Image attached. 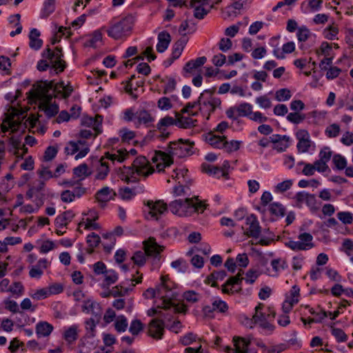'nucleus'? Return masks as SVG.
<instances>
[{
	"label": "nucleus",
	"mask_w": 353,
	"mask_h": 353,
	"mask_svg": "<svg viewBox=\"0 0 353 353\" xmlns=\"http://www.w3.org/2000/svg\"><path fill=\"white\" fill-rule=\"evenodd\" d=\"M144 251H136L131 259L134 265L142 267L146 262V257H152L154 261H160V254L163 251L164 247L159 245L154 237L150 236L143 242Z\"/></svg>",
	"instance_id": "1"
},
{
	"label": "nucleus",
	"mask_w": 353,
	"mask_h": 353,
	"mask_svg": "<svg viewBox=\"0 0 353 353\" xmlns=\"http://www.w3.org/2000/svg\"><path fill=\"white\" fill-rule=\"evenodd\" d=\"M135 17L132 14L125 16L106 30L108 36L115 40L127 37L132 29Z\"/></svg>",
	"instance_id": "2"
},
{
	"label": "nucleus",
	"mask_w": 353,
	"mask_h": 353,
	"mask_svg": "<svg viewBox=\"0 0 353 353\" xmlns=\"http://www.w3.org/2000/svg\"><path fill=\"white\" fill-rule=\"evenodd\" d=\"M165 327H167L171 332L177 334L181 331L182 324L179 321H175L170 326H165L163 320L153 319L148 324V334L150 336L156 340L162 339L164 335Z\"/></svg>",
	"instance_id": "3"
},
{
	"label": "nucleus",
	"mask_w": 353,
	"mask_h": 353,
	"mask_svg": "<svg viewBox=\"0 0 353 353\" xmlns=\"http://www.w3.org/2000/svg\"><path fill=\"white\" fill-rule=\"evenodd\" d=\"M194 142L190 139H179L176 141H170L168 144V152L172 158L176 156L179 158H184L194 154Z\"/></svg>",
	"instance_id": "4"
},
{
	"label": "nucleus",
	"mask_w": 353,
	"mask_h": 353,
	"mask_svg": "<svg viewBox=\"0 0 353 353\" xmlns=\"http://www.w3.org/2000/svg\"><path fill=\"white\" fill-rule=\"evenodd\" d=\"M234 348L230 346H225V352L227 353H257L256 350L248 349L252 343L250 337H242L234 336L232 339Z\"/></svg>",
	"instance_id": "5"
},
{
	"label": "nucleus",
	"mask_w": 353,
	"mask_h": 353,
	"mask_svg": "<svg viewBox=\"0 0 353 353\" xmlns=\"http://www.w3.org/2000/svg\"><path fill=\"white\" fill-rule=\"evenodd\" d=\"M190 198L176 199L169 204L170 210L179 216H190Z\"/></svg>",
	"instance_id": "6"
},
{
	"label": "nucleus",
	"mask_w": 353,
	"mask_h": 353,
	"mask_svg": "<svg viewBox=\"0 0 353 353\" xmlns=\"http://www.w3.org/2000/svg\"><path fill=\"white\" fill-rule=\"evenodd\" d=\"M144 204L148 208V214L155 220H159L161 215L168 212V205L161 200L155 202L148 200Z\"/></svg>",
	"instance_id": "7"
},
{
	"label": "nucleus",
	"mask_w": 353,
	"mask_h": 353,
	"mask_svg": "<svg viewBox=\"0 0 353 353\" xmlns=\"http://www.w3.org/2000/svg\"><path fill=\"white\" fill-rule=\"evenodd\" d=\"M245 223L249 225V228L244 232V234L248 237L257 239L261 232L257 217L253 214H251L246 218Z\"/></svg>",
	"instance_id": "8"
},
{
	"label": "nucleus",
	"mask_w": 353,
	"mask_h": 353,
	"mask_svg": "<svg viewBox=\"0 0 353 353\" xmlns=\"http://www.w3.org/2000/svg\"><path fill=\"white\" fill-rule=\"evenodd\" d=\"M54 81H48L38 82L36 90L31 89L29 92L32 99H37L42 94H47L50 90L54 92Z\"/></svg>",
	"instance_id": "9"
},
{
	"label": "nucleus",
	"mask_w": 353,
	"mask_h": 353,
	"mask_svg": "<svg viewBox=\"0 0 353 353\" xmlns=\"http://www.w3.org/2000/svg\"><path fill=\"white\" fill-rule=\"evenodd\" d=\"M154 118L151 115L149 111L141 109L137 110V120L134 121V126L138 128L141 125L146 128L153 125Z\"/></svg>",
	"instance_id": "10"
},
{
	"label": "nucleus",
	"mask_w": 353,
	"mask_h": 353,
	"mask_svg": "<svg viewBox=\"0 0 353 353\" xmlns=\"http://www.w3.org/2000/svg\"><path fill=\"white\" fill-rule=\"evenodd\" d=\"M202 137L204 138V140L208 143H209L212 148L216 149L224 150V147H225V136L216 135L213 133V132L210 131L207 134H203Z\"/></svg>",
	"instance_id": "11"
},
{
	"label": "nucleus",
	"mask_w": 353,
	"mask_h": 353,
	"mask_svg": "<svg viewBox=\"0 0 353 353\" xmlns=\"http://www.w3.org/2000/svg\"><path fill=\"white\" fill-rule=\"evenodd\" d=\"M102 121L103 117L97 115L94 118L91 117H84L81 120V125L86 127H92L96 132L94 137L102 133Z\"/></svg>",
	"instance_id": "12"
},
{
	"label": "nucleus",
	"mask_w": 353,
	"mask_h": 353,
	"mask_svg": "<svg viewBox=\"0 0 353 353\" xmlns=\"http://www.w3.org/2000/svg\"><path fill=\"white\" fill-rule=\"evenodd\" d=\"M132 166L136 169L138 174H143L144 170L150 166V162L144 156L137 157L133 161ZM154 172V169L151 168L150 171L144 174L145 176H148Z\"/></svg>",
	"instance_id": "13"
},
{
	"label": "nucleus",
	"mask_w": 353,
	"mask_h": 353,
	"mask_svg": "<svg viewBox=\"0 0 353 353\" xmlns=\"http://www.w3.org/2000/svg\"><path fill=\"white\" fill-rule=\"evenodd\" d=\"M228 310L227 303L222 300L214 301L212 306L205 305L203 307V312L205 316H210L214 311H217L221 313H225Z\"/></svg>",
	"instance_id": "14"
},
{
	"label": "nucleus",
	"mask_w": 353,
	"mask_h": 353,
	"mask_svg": "<svg viewBox=\"0 0 353 353\" xmlns=\"http://www.w3.org/2000/svg\"><path fill=\"white\" fill-rule=\"evenodd\" d=\"M268 210L270 214L274 216V217L271 218V221H276L279 219L283 218L286 212L285 206L279 202L270 203Z\"/></svg>",
	"instance_id": "15"
},
{
	"label": "nucleus",
	"mask_w": 353,
	"mask_h": 353,
	"mask_svg": "<svg viewBox=\"0 0 353 353\" xmlns=\"http://www.w3.org/2000/svg\"><path fill=\"white\" fill-rule=\"evenodd\" d=\"M157 39V51L159 53H163L168 49L170 43L171 36L168 32L164 30L158 34Z\"/></svg>",
	"instance_id": "16"
},
{
	"label": "nucleus",
	"mask_w": 353,
	"mask_h": 353,
	"mask_svg": "<svg viewBox=\"0 0 353 353\" xmlns=\"http://www.w3.org/2000/svg\"><path fill=\"white\" fill-rule=\"evenodd\" d=\"M161 308L168 310L173 308L175 313H185L188 310V307L184 304L175 303L170 299H167L163 296Z\"/></svg>",
	"instance_id": "17"
},
{
	"label": "nucleus",
	"mask_w": 353,
	"mask_h": 353,
	"mask_svg": "<svg viewBox=\"0 0 353 353\" xmlns=\"http://www.w3.org/2000/svg\"><path fill=\"white\" fill-rule=\"evenodd\" d=\"M74 216V214L72 210H66L56 217L54 225L57 228L67 227Z\"/></svg>",
	"instance_id": "18"
},
{
	"label": "nucleus",
	"mask_w": 353,
	"mask_h": 353,
	"mask_svg": "<svg viewBox=\"0 0 353 353\" xmlns=\"http://www.w3.org/2000/svg\"><path fill=\"white\" fill-rule=\"evenodd\" d=\"M201 170L204 173L208 174L210 176H213L217 179L223 177L225 179V174L223 172V170L219 166H214L206 163L201 164Z\"/></svg>",
	"instance_id": "19"
},
{
	"label": "nucleus",
	"mask_w": 353,
	"mask_h": 353,
	"mask_svg": "<svg viewBox=\"0 0 353 353\" xmlns=\"http://www.w3.org/2000/svg\"><path fill=\"white\" fill-rule=\"evenodd\" d=\"M159 160L164 162L163 167H170L174 163V159L171 155L168 152L156 150L154 156L152 157V161L153 163H157Z\"/></svg>",
	"instance_id": "20"
},
{
	"label": "nucleus",
	"mask_w": 353,
	"mask_h": 353,
	"mask_svg": "<svg viewBox=\"0 0 353 353\" xmlns=\"http://www.w3.org/2000/svg\"><path fill=\"white\" fill-rule=\"evenodd\" d=\"M54 327L46 321H39L36 325V334L39 338L48 336L53 331Z\"/></svg>",
	"instance_id": "21"
},
{
	"label": "nucleus",
	"mask_w": 353,
	"mask_h": 353,
	"mask_svg": "<svg viewBox=\"0 0 353 353\" xmlns=\"http://www.w3.org/2000/svg\"><path fill=\"white\" fill-rule=\"evenodd\" d=\"M208 204L204 201H200L199 196L190 198V216L194 212L203 213L207 208Z\"/></svg>",
	"instance_id": "22"
},
{
	"label": "nucleus",
	"mask_w": 353,
	"mask_h": 353,
	"mask_svg": "<svg viewBox=\"0 0 353 353\" xmlns=\"http://www.w3.org/2000/svg\"><path fill=\"white\" fill-rule=\"evenodd\" d=\"M86 243L88 245L86 252L91 254L94 252V248H97L100 244L101 238L99 234L95 232H91L86 237Z\"/></svg>",
	"instance_id": "23"
},
{
	"label": "nucleus",
	"mask_w": 353,
	"mask_h": 353,
	"mask_svg": "<svg viewBox=\"0 0 353 353\" xmlns=\"http://www.w3.org/2000/svg\"><path fill=\"white\" fill-rule=\"evenodd\" d=\"M111 192H113V195L116 196V192L113 190L108 186L103 187L97 192L95 198L99 203H106L110 199H113V197L109 196Z\"/></svg>",
	"instance_id": "24"
},
{
	"label": "nucleus",
	"mask_w": 353,
	"mask_h": 353,
	"mask_svg": "<svg viewBox=\"0 0 353 353\" xmlns=\"http://www.w3.org/2000/svg\"><path fill=\"white\" fill-rule=\"evenodd\" d=\"M63 57L61 59H54L52 62H50L51 64L50 73L58 74L63 72L67 67V63L63 60Z\"/></svg>",
	"instance_id": "25"
},
{
	"label": "nucleus",
	"mask_w": 353,
	"mask_h": 353,
	"mask_svg": "<svg viewBox=\"0 0 353 353\" xmlns=\"http://www.w3.org/2000/svg\"><path fill=\"white\" fill-rule=\"evenodd\" d=\"M39 109L44 111L46 117L49 119L55 117L59 110V105L56 103L48 105L46 103H41L39 105Z\"/></svg>",
	"instance_id": "26"
},
{
	"label": "nucleus",
	"mask_w": 353,
	"mask_h": 353,
	"mask_svg": "<svg viewBox=\"0 0 353 353\" xmlns=\"http://www.w3.org/2000/svg\"><path fill=\"white\" fill-rule=\"evenodd\" d=\"M118 279L119 276L115 270L112 269L108 270V272L105 273V278L102 284V288H108L110 285L115 283Z\"/></svg>",
	"instance_id": "27"
},
{
	"label": "nucleus",
	"mask_w": 353,
	"mask_h": 353,
	"mask_svg": "<svg viewBox=\"0 0 353 353\" xmlns=\"http://www.w3.org/2000/svg\"><path fill=\"white\" fill-rule=\"evenodd\" d=\"M238 113L237 117H245L250 119L252 114V105L250 103L243 102L236 107Z\"/></svg>",
	"instance_id": "28"
},
{
	"label": "nucleus",
	"mask_w": 353,
	"mask_h": 353,
	"mask_svg": "<svg viewBox=\"0 0 353 353\" xmlns=\"http://www.w3.org/2000/svg\"><path fill=\"white\" fill-rule=\"evenodd\" d=\"M285 245L294 251L307 250L314 247L313 243H301V241H295L292 240L286 242Z\"/></svg>",
	"instance_id": "29"
},
{
	"label": "nucleus",
	"mask_w": 353,
	"mask_h": 353,
	"mask_svg": "<svg viewBox=\"0 0 353 353\" xmlns=\"http://www.w3.org/2000/svg\"><path fill=\"white\" fill-rule=\"evenodd\" d=\"M5 308L12 313H19L23 318H28V316L22 311H19V305L15 301L9 299L3 301Z\"/></svg>",
	"instance_id": "30"
},
{
	"label": "nucleus",
	"mask_w": 353,
	"mask_h": 353,
	"mask_svg": "<svg viewBox=\"0 0 353 353\" xmlns=\"http://www.w3.org/2000/svg\"><path fill=\"white\" fill-rule=\"evenodd\" d=\"M188 42L187 39H180L172 46L171 55L175 59H179Z\"/></svg>",
	"instance_id": "31"
},
{
	"label": "nucleus",
	"mask_w": 353,
	"mask_h": 353,
	"mask_svg": "<svg viewBox=\"0 0 353 353\" xmlns=\"http://www.w3.org/2000/svg\"><path fill=\"white\" fill-rule=\"evenodd\" d=\"M55 10V0H46L41 10V17L46 19Z\"/></svg>",
	"instance_id": "32"
},
{
	"label": "nucleus",
	"mask_w": 353,
	"mask_h": 353,
	"mask_svg": "<svg viewBox=\"0 0 353 353\" xmlns=\"http://www.w3.org/2000/svg\"><path fill=\"white\" fill-rule=\"evenodd\" d=\"M77 325H73L69 327L63 333L64 339L71 343L75 341L78 338Z\"/></svg>",
	"instance_id": "33"
},
{
	"label": "nucleus",
	"mask_w": 353,
	"mask_h": 353,
	"mask_svg": "<svg viewBox=\"0 0 353 353\" xmlns=\"http://www.w3.org/2000/svg\"><path fill=\"white\" fill-rule=\"evenodd\" d=\"M22 121L23 120L19 119L17 120L14 119V117H13L12 115L6 114V117L4 119V122H7V123L10 125L12 133H17L19 130V128L22 125Z\"/></svg>",
	"instance_id": "34"
},
{
	"label": "nucleus",
	"mask_w": 353,
	"mask_h": 353,
	"mask_svg": "<svg viewBox=\"0 0 353 353\" xmlns=\"http://www.w3.org/2000/svg\"><path fill=\"white\" fill-rule=\"evenodd\" d=\"M166 80L167 82L165 85L164 90L163 92L164 94L173 92L176 89V81L175 79L168 76H165V78L161 79V82L165 83Z\"/></svg>",
	"instance_id": "35"
},
{
	"label": "nucleus",
	"mask_w": 353,
	"mask_h": 353,
	"mask_svg": "<svg viewBox=\"0 0 353 353\" xmlns=\"http://www.w3.org/2000/svg\"><path fill=\"white\" fill-rule=\"evenodd\" d=\"M119 137L123 143H129L135 137V132L127 128H123L119 131Z\"/></svg>",
	"instance_id": "36"
},
{
	"label": "nucleus",
	"mask_w": 353,
	"mask_h": 353,
	"mask_svg": "<svg viewBox=\"0 0 353 353\" xmlns=\"http://www.w3.org/2000/svg\"><path fill=\"white\" fill-rule=\"evenodd\" d=\"M102 40V33L99 30H94L90 39L85 43V46L95 48L96 43Z\"/></svg>",
	"instance_id": "37"
},
{
	"label": "nucleus",
	"mask_w": 353,
	"mask_h": 353,
	"mask_svg": "<svg viewBox=\"0 0 353 353\" xmlns=\"http://www.w3.org/2000/svg\"><path fill=\"white\" fill-rule=\"evenodd\" d=\"M128 321L124 315H120L114 323V328L119 333L124 332L128 327Z\"/></svg>",
	"instance_id": "38"
},
{
	"label": "nucleus",
	"mask_w": 353,
	"mask_h": 353,
	"mask_svg": "<svg viewBox=\"0 0 353 353\" xmlns=\"http://www.w3.org/2000/svg\"><path fill=\"white\" fill-rule=\"evenodd\" d=\"M103 159L104 157H101L100 160L101 168L99 169L97 174L96 175V179L99 180L105 179L110 172L108 163L106 162H103Z\"/></svg>",
	"instance_id": "39"
},
{
	"label": "nucleus",
	"mask_w": 353,
	"mask_h": 353,
	"mask_svg": "<svg viewBox=\"0 0 353 353\" xmlns=\"http://www.w3.org/2000/svg\"><path fill=\"white\" fill-rule=\"evenodd\" d=\"M100 305L96 301L90 299L85 300L82 305V312L85 314H90L95 309H100Z\"/></svg>",
	"instance_id": "40"
},
{
	"label": "nucleus",
	"mask_w": 353,
	"mask_h": 353,
	"mask_svg": "<svg viewBox=\"0 0 353 353\" xmlns=\"http://www.w3.org/2000/svg\"><path fill=\"white\" fill-rule=\"evenodd\" d=\"M243 274V270H239V272L233 276H230L227 281L226 284L230 285V286L234 288V285H238L239 288H242V282L243 281V278L242 277V275Z\"/></svg>",
	"instance_id": "41"
},
{
	"label": "nucleus",
	"mask_w": 353,
	"mask_h": 353,
	"mask_svg": "<svg viewBox=\"0 0 353 353\" xmlns=\"http://www.w3.org/2000/svg\"><path fill=\"white\" fill-rule=\"evenodd\" d=\"M332 162L337 170H342L347 166L346 159L340 154H335L332 157Z\"/></svg>",
	"instance_id": "42"
},
{
	"label": "nucleus",
	"mask_w": 353,
	"mask_h": 353,
	"mask_svg": "<svg viewBox=\"0 0 353 353\" xmlns=\"http://www.w3.org/2000/svg\"><path fill=\"white\" fill-rule=\"evenodd\" d=\"M287 120L293 124H299L305 119V114H301L299 112H290L287 115Z\"/></svg>",
	"instance_id": "43"
},
{
	"label": "nucleus",
	"mask_w": 353,
	"mask_h": 353,
	"mask_svg": "<svg viewBox=\"0 0 353 353\" xmlns=\"http://www.w3.org/2000/svg\"><path fill=\"white\" fill-rule=\"evenodd\" d=\"M198 339L197 334L190 332L182 336L179 339V342L183 345L187 346L192 344Z\"/></svg>",
	"instance_id": "44"
},
{
	"label": "nucleus",
	"mask_w": 353,
	"mask_h": 353,
	"mask_svg": "<svg viewBox=\"0 0 353 353\" xmlns=\"http://www.w3.org/2000/svg\"><path fill=\"white\" fill-rule=\"evenodd\" d=\"M174 123L175 119L169 115H167L159 120L157 124L156 128L158 130H161L163 128H166V127L174 125Z\"/></svg>",
	"instance_id": "45"
},
{
	"label": "nucleus",
	"mask_w": 353,
	"mask_h": 353,
	"mask_svg": "<svg viewBox=\"0 0 353 353\" xmlns=\"http://www.w3.org/2000/svg\"><path fill=\"white\" fill-rule=\"evenodd\" d=\"M292 97L291 92L288 88H281L278 90L275 94V99L278 101H285L289 100Z\"/></svg>",
	"instance_id": "46"
},
{
	"label": "nucleus",
	"mask_w": 353,
	"mask_h": 353,
	"mask_svg": "<svg viewBox=\"0 0 353 353\" xmlns=\"http://www.w3.org/2000/svg\"><path fill=\"white\" fill-rule=\"evenodd\" d=\"M143 329V324L139 319H134L131 321L129 332L132 335H138Z\"/></svg>",
	"instance_id": "47"
},
{
	"label": "nucleus",
	"mask_w": 353,
	"mask_h": 353,
	"mask_svg": "<svg viewBox=\"0 0 353 353\" xmlns=\"http://www.w3.org/2000/svg\"><path fill=\"white\" fill-rule=\"evenodd\" d=\"M137 111L133 108L125 109L123 112L122 120L125 122H134L137 120Z\"/></svg>",
	"instance_id": "48"
},
{
	"label": "nucleus",
	"mask_w": 353,
	"mask_h": 353,
	"mask_svg": "<svg viewBox=\"0 0 353 353\" xmlns=\"http://www.w3.org/2000/svg\"><path fill=\"white\" fill-rule=\"evenodd\" d=\"M339 33L337 27L330 26L323 30V36L328 40H334Z\"/></svg>",
	"instance_id": "49"
},
{
	"label": "nucleus",
	"mask_w": 353,
	"mask_h": 353,
	"mask_svg": "<svg viewBox=\"0 0 353 353\" xmlns=\"http://www.w3.org/2000/svg\"><path fill=\"white\" fill-rule=\"evenodd\" d=\"M119 195L120 198L124 201H130L135 196L132 188L128 187L119 188Z\"/></svg>",
	"instance_id": "50"
},
{
	"label": "nucleus",
	"mask_w": 353,
	"mask_h": 353,
	"mask_svg": "<svg viewBox=\"0 0 353 353\" xmlns=\"http://www.w3.org/2000/svg\"><path fill=\"white\" fill-rule=\"evenodd\" d=\"M331 332L338 343L345 342L347 340V334L341 328L332 327Z\"/></svg>",
	"instance_id": "51"
},
{
	"label": "nucleus",
	"mask_w": 353,
	"mask_h": 353,
	"mask_svg": "<svg viewBox=\"0 0 353 353\" xmlns=\"http://www.w3.org/2000/svg\"><path fill=\"white\" fill-rule=\"evenodd\" d=\"M73 174L76 176L81 177L88 176L90 172H88V166L86 163H82L73 169Z\"/></svg>",
	"instance_id": "52"
},
{
	"label": "nucleus",
	"mask_w": 353,
	"mask_h": 353,
	"mask_svg": "<svg viewBox=\"0 0 353 353\" xmlns=\"http://www.w3.org/2000/svg\"><path fill=\"white\" fill-rule=\"evenodd\" d=\"M241 141L236 140H232L230 141H228L227 139L225 140V145L224 150L228 153H231L234 151H237L240 148V145Z\"/></svg>",
	"instance_id": "53"
},
{
	"label": "nucleus",
	"mask_w": 353,
	"mask_h": 353,
	"mask_svg": "<svg viewBox=\"0 0 353 353\" xmlns=\"http://www.w3.org/2000/svg\"><path fill=\"white\" fill-rule=\"evenodd\" d=\"M157 107L161 110H168L172 108V103L169 97H163L159 99L157 101Z\"/></svg>",
	"instance_id": "54"
},
{
	"label": "nucleus",
	"mask_w": 353,
	"mask_h": 353,
	"mask_svg": "<svg viewBox=\"0 0 353 353\" xmlns=\"http://www.w3.org/2000/svg\"><path fill=\"white\" fill-rule=\"evenodd\" d=\"M205 5L201 4L195 7L194 10V17L198 19H203L210 12V9L204 8Z\"/></svg>",
	"instance_id": "55"
},
{
	"label": "nucleus",
	"mask_w": 353,
	"mask_h": 353,
	"mask_svg": "<svg viewBox=\"0 0 353 353\" xmlns=\"http://www.w3.org/2000/svg\"><path fill=\"white\" fill-rule=\"evenodd\" d=\"M245 319L248 320V321L250 324H256L260 323L261 322H264L265 321H268L267 316H266V312H260L259 313H255L252 318L250 319L249 317H245Z\"/></svg>",
	"instance_id": "56"
},
{
	"label": "nucleus",
	"mask_w": 353,
	"mask_h": 353,
	"mask_svg": "<svg viewBox=\"0 0 353 353\" xmlns=\"http://www.w3.org/2000/svg\"><path fill=\"white\" fill-rule=\"evenodd\" d=\"M310 35V30L305 26L299 27L296 33L299 41L303 42L307 41Z\"/></svg>",
	"instance_id": "57"
},
{
	"label": "nucleus",
	"mask_w": 353,
	"mask_h": 353,
	"mask_svg": "<svg viewBox=\"0 0 353 353\" xmlns=\"http://www.w3.org/2000/svg\"><path fill=\"white\" fill-rule=\"evenodd\" d=\"M7 292H10L13 294H17V296H21L24 292V287L21 282L15 281L11 286H10L7 290Z\"/></svg>",
	"instance_id": "58"
},
{
	"label": "nucleus",
	"mask_w": 353,
	"mask_h": 353,
	"mask_svg": "<svg viewBox=\"0 0 353 353\" xmlns=\"http://www.w3.org/2000/svg\"><path fill=\"white\" fill-rule=\"evenodd\" d=\"M317 201L316 199V196L313 194L308 193L307 197L305 201L306 205L310 209L312 212H314L317 211L319 208L316 205Z\"/></svg>",
	"instance_id": "59"
},
{
	"label": "nucleus",
	"mask_w": 353,
	"mask_h": 353,
	"mask_svg": "<svg viewBox=\"0 0 353 353\" xmlns=\"http://www.w3.org/2000/svg\"><path fill=\"white\" fill-rule=\"evenodd\" d=\"M332 152L330 147L324 146L319 152V157L321 161L325 162L327 163L331 159Z\"/></svg>",
	"instance_id": "60"
},
{
	"label": "nucleus",
	"mask_w": 353,
	"mask_h": 353,
	"mask_svg": "<svg viewBox=\"0 0 353 353\" xmlns=\"http://www.w3.org/2000/svg\"><path fill=\"white\" fill-rule=\"evenodd\" d=\"M183 299L190 303H196L199 301L200 295L194 290H188L183 293Z\"/></svg>",
	"instance_id": "61"
},
{
	"label": "nucleus",
	"mask_w": 353,
	"mask_h": 353,
	"mask_svg": "<svg viewBox=\"0 0 353 353\" xmlns=\"http://www.w3.org/2000/svg\"><path fill=\"white\" fill-rule=\"evenodd\" d=\"M58 152V149L57 147L50 145L48 146L43 155V159L45 161H52L56 156Z\"/></svg>",
	"instance_id": "62"
},
{
	"label": "nucleus",
	"mask_w": 353,
	"mask_h": 353,
	"mask_svg": "<svg viewBox=\"0 0 353 353\" xmlns=\"http://www.w3.org/2000/svg\"><path fill=\"white\" fill-rule=\"evenodd\" d=\"M99 322L94 321L92 319H88L85 321V330L90 332V337L95 336L96 326Z\"/></svg>",
	"instance_id": "63"
},
{
	"label": "nucleus",
	"mask_w": 353,
	"mask_h": 353,
	"mask_svg": "<svg viewBox=\"0 0 353 353\" xmlns=\"http://www.w3.org/2000/svg\"><path fill=\"white\" fill-rule=\"evenodd\" d=\"M337 217L344 224H351L353 221V214L350 212H339Z\"/></svg>",
	"instance_id": "64"
}]
</instances>
